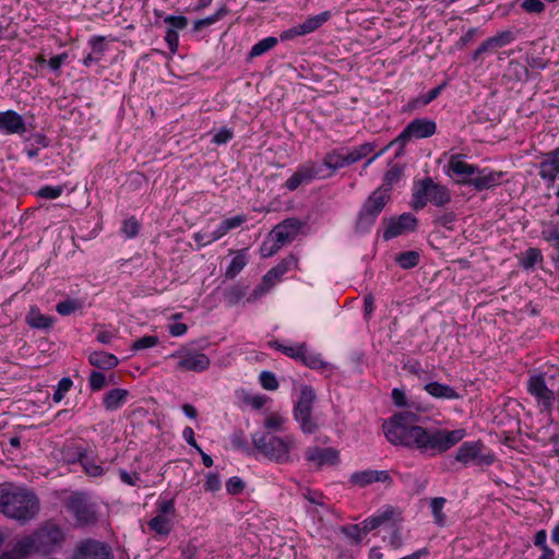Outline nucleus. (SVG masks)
I'll return each instance as SVG.
<instances>
[{
	"instance_id": "de8ad7c7",
	"label": "nucleus",
	"mask_w": 559,
	"mask_h": 559,
	"mask_svg": "<svg viewBox=\"0 0 559 559\" xmlns=\"http://www.w3.org/2000/svg\"><path fill=\"white\" fill-rule=\"evenodd\" d=\"M85 453L86 450L84 448L75 444L66 445L62 450L63 457L68 463H81Z\"/></svg>"
},
{
	"instance_id": "f257e3e1",
	"label": "nucleus",
	"mask_w": 559,
	"mask_h": 559,
	"mask_svg": "<svg viewBox=\"0 0 559 559\" xmlns=\"http://www.w3.org/2000/svg\"><path fill=\"white\" fill-rule=\"evenodd\" d=\"M66 542V531L56 520L41 522L32 534L19 539L14 552L20 557L31 554L49 556L61 549Z\"/></svg>"
},
{
	"instance_id": "052dcab7",
	"label": "nucleus",
	"mask_w": 559,
	"mask_h": 559,
	"mask_svg": "<svg viewBox=\"0 0 559 559\" xmlns=\"http://www.w3.org/2000/svg\"><path fill=\"white\" fill-rule=\"evenodd\" d=\"M122 231L127 238H134L140 231V223L132 216L123 221Z\"/></svg>"
},
{
	"instance_id": "4c0bfd02",
	"label": "nucleus",
	"mask_w": 559,
	"mask_h": 559,
	"mask_svg": "<svg viewBox=\"0 0 559 559\" xmlns=\"http://www.w3.org/2000/svg\"><path fill=\"white\" fill-rule=\"evenodd\" d=\"M147 525L150 530L155 532L157 535L168 536L171 532L170 519L159 514H156L154 518H152L147 522Z\"/></svg>"
},
{
	"instance_id": "6ab92c4d",
	"label": "nucleus",
	"mask_w": 559,
	"mask_h": 559,
	"mask_svg": "<svg viewBox=\"0 0 559 559\" xmlns=\"http://www.w3.org/2000/svg\"><path fill=\"white\" fill-rule=\"evenodd\" d=\"M302 225V222L295 217L284 219L271 230V236L277 239L280 245L285 246L298 236Z\"/></svg>"
},
{
	"instance_id": "bb28decb",
	"label": "nucleus",
	"mask_w": 559,
	"mask_h": 559,
	"mask_svg": "<svg viewBox=\"0 0 559 559\" xmlns=\"http://www.w3.org/2000/svg\"><path fill=\"white\" fill-rule=\"evenodd\" d=\"M394 512V508L386 507L384 510L378 511L374 515L362 521L361 525L364 535H367L371 531L389 523L392 520Z\"/></svg>"
},
{
	"instance_id": "58836bf2",
	"label": "nucleus",
	"mask_w": 559,
	"mask_h": 559,
	"mask_svg": "<svg viewBox=\"0 0 559 559\" xmlns=\"http://www.w3.org/2000/svg\"><path fill=\"white\" fill-rule=\"evenodd\" d=\"M299 362L314 370L324 369L328 366V364L322 359L321 355L318 353L310 352L307 345L306 349H304Z\"/></svg>"
},
{
	"instance_id": "0eeeda50",
	"label": "nucleus",
	"mask_w": 559,
	"mask_h": 559,
	"mask_svg": "<svg viewBox=\"0 0 559 559\" xmlns=\"http://www.w3.org/2000/svg\"><path fill=\"white\" fill-rule=\"evenodd\" d=\"M428 202L438 207L451 202L450 190L445 186L436 183L431 177H425L415 183L411 206L414 211H420Z\"/></svg>"
},
{
	"instance_id": "680f3d73",
	"label": "nucleus",
	"mask_w": 559,
	"mask_h": 559,
	"mask_svg": "<svg viewBox=\"0 0 559 559\" xmlns=\"http://www.w3.org/2000/svg\"><path fill=\"white\" fill-rule=\"evenodd\" d=\"M234 138V131L231 128L223 127L212 138V143L216 145H223L228 143Z\"/></svg>"
},
{
	"instance_id": "7c9ffc66",
	"label": "nucleus",
	"mask_w": 559,
	"mask_h": 559,
	"mask_svg": "<svg viewBox=\"0 0 559 559\" xmlns=\"http://www.w3.org/2000/svg\"><path fill=\"white\" fill-rule=\"evenodd\" d=\"M427 502L433 518V523L439 527L445 526L447 515L443 512V509L445 507L447 499L443 497H435L427 499Z\"/></svg>"
},
{
	"instance_id": "dca6fc26",
	"label": "nucleus",
	"mask_w": 559,
	"mask_h": 559,
	"mask_svg": "<svg viewBox=\"0 0 559 559\" xmlns=\"http://www.w3.org/2000/svg\"><path fill=\"white\" fill-rule=\"evenodd\" d=\"M173 356L179 357L176 365V369L179 371L202 372L207 370L211 365V360L205 354L195 350L176 353Z\"/></svg>"
},
{
	"instance_id": "603ef678",
	"label": "nucleus",
	"mask_w": 559,
	"mask_h": 559,
	"mask_svg": "<svg viewBox=\"0 0 559 559\" xmlns=\"http://www.w3.org/2000/svg\"><path fill=\"white\" fill-rule=\"evenodd\" d=\"M81 465L84 472L91 477H98L104 473L103 466L97 464L95 460L88 456L86 453L83 460L81 461Z\"/></svg>"
},
{
	"instance_id": "7ed1b4c3",
	"label": "nucleus",
	"mask_w": 559,
	"mask_h": 559,
	"mask_svg": "<svg viewBox=\"0 0 559 559\" xmlns=\"http://www.w3.org/2000/svg\"><path fill=\"white\" fill-rule=\"evenodd\" d=\"M0 512L10 519L26 523L39 512V500L34 491H2Z\"/></svg>"
},
{
	"instance_id": "0e129e2a",
	"label": "nucleus",
	"mask_w": 559,
	"mask_h": 559,
	"mask_svg": "<svg viewBox=\"0 0 559 559\" xmlns=\"http://www.w3.org/2000/svg\"><path fill=\"white\" fill-rule=\"evenodd\" d=\"M105 37L100 35L92 36L88 40V45L92 48V52L103 58L106 51Z\"/></svg>"
},
{
	"instance_id": "473e14b6",
	"label": "nucleus",
	"mask_w": 559,
	"mask_h": 559,
	"mask_svg": "<svg viewBox=\"0 0 559 559\" xmlns=\"http://www.w3.org/2000/svg\"><path fill=\"white\" fill-rule=\"evenodd\" d=\"M247 263V249H241L237 251L236 255L231 259L229 265L225 271V277L229 280L235 278L243 270Z\"/></svg>"
},
{
	"instance_id": "5fc2aeb1",
	"label": "nucleus",
	"mask_w": 559,
	"mask_h": 559,
	"mask_svg": "<svg viewBox=\"0 0 559 559\" xmlns=\"http://www.w3.org/2000/svg\"><path fill=\"white\" fill-rule=\"evenodd\" d=\"M159 340L156 335H145L135 340L131 345V349L133 352H139L142 349L151 348L156 346Z\"/></svg>"
},
{
	"instance_id": "cd10ccee",
	"label": "nucleus",
	"mask_w": 559,
	"mask_h": 559,
	"mask_svg": "<svg viewBox=\"0 0 559 559\" xmlns=\"http://www.w3.org/2000/svg\"><path fill=\"white\" fill-rule=\"evenodd\" d=\"M129 391L126 389L109 390L103 399V406L106 411L114 412L121 408L129 396Z\"/></svg>"
},
{
	"instance_id": "e433bc0d",
	"label": "nucleus",
	"mask_w": 559,
	"mask_h": 559,
	"mask_svg": "<svg viewBox=\"0 0 559 559\" xmlns=\"http://www.w3.org/2000/svg\"><path fill=\"white\" fill-rule=\"evenodd\" d=\"M444 86H445V83H442V84L436 86L435 88L430 90L426 94H421L418 97L412 99L408 103L409 109H417L419 107L427 106L428 104H430L432 100H435L440 95V93L443 91Z\"/></svg>"
},
{
	"instance_id": "338daca9",
	"label": "nucleus",
	"mask_w": 559,
	"mask_h": 559,
	"mask_svg": "<svg viewBox=\"0 0 559 559\" xmlns=\"http://www.w3.org/2000/svg\"><path fill=\"white\" fill-rule=\"evenodd\" d=\"M521 8L527 13H542L545 11V3L542 0H524Z\"/></svg>"
},
{
	"instance_id": "79ce46f5",
	"label": "nucleus",
	"mask_w": 559,
	"mask_h": 559,
	"mask_svg": "<svg viewBox=\"0 0 559 559\" xmlns=\"http://www.w3.org/2000/svg\"><path fill=\"white\" fill-rule=\"evenodd\" d=\"M156 512L169 519L174 518L176 515L175 498L160 496L156 502Z\"/></svg>"
},
{
	"instance_id": "8fccbe9b",
	"label": "nucleus",
	"mask_w": 559,
	"mask_h": 559,
	"mask_svg": "<svg viewBox=\"0 0 559 559\" xmlns=\"http://www.w3.org/2000/svg\"><path fill=\"white\" fill-rule=\"evenodd\" d=\"M391 397L393 401V404L396 407H406V408H414L415 411H420V407L416 405L415 403H409L405 391L400 388H394L391 392Z\"/></svg>"
},
{
	"instance_id": "ddd939ff",
	"label": "nucleus",
	"mask_w": 559,
	"mask_h": 559,
	"mask_svg": "<svg viewBox=\"0 0 559 559\" xmlns=\"http://www.w3.org/2000/svg\"><path fill=\"white\" fill-rule=\"evenodd\" d=\"M67 507L81 525L94 524L97 521L96 506L90 502L82 492L70 497Z\"/></svg>"
},
{
	"instance_id": "09e8293b",
	"label": "nucleus",
	"mask_w": 559,
	"mask_h": 559,
	"mask_svg": "<svg viewBox=\"0 0 559 559\" xmlns=\"http://www.w3.org/2000/svg\"><path fill=\"white\" fill-rule=\"evenodd\" d=\"M81 308L82 301L79 299L71 298L59 301L56 306L57 312L61 316H70Z\"/></svg>"
},
{
	"instance_id": "9b49d317",
	"label": "nucleus",
	"mask_w": 559,
	"mask_h": 559,
	"mask_svg": "<svg viewBox=\"0 0 559 559\" xmlns=\"http://www.w3.org/2000/svg\"><path fill=\"white\" fill-rule=\"evenodd\" d=\"M481 441L464 442L456 451L455 460L464 465L489 466L495 461V455L490 452L484 453Z\"/></svg>"
},
{
	"instance_id": "49530a36",
	"label": "nucleus",
	"mask_w": 559,
	"mask_h": 559,
	"mask_svg": "<svg viewBox=\"0 0 559 559\" xmlns=\"http://www.w3.org/2000/svg\"><path fill=\"white\" fill-rule=\"evenodd\" d=\"M543 260L542 251L537 248H528L520 260V265L524 270L533 269L537 262Z\"/></svg>"
},
{
	"instance_id": "a18cd8bd",
	"label": "nucleus",
	"mask_w": 559,
	"mask_h": 559,
	"mask_svg": "<svg viewBox=\"0 0 559 559\" xmlns=\"http://www.w3.org/2000/svg\"><path fill=\"white\" fill-rule=\"evenodd\" d=\"M374 147L376 145L373 143L366 142L349 150L347 153L352 165L367 157Z\"/></svg>"
},
{
	"instance_id": "c03bdc74",
	"label": "nucleus",
	"mask_w": 559,
	"mask_h": 559,
	"mask_svg": "<svg viewBox=\"0 0 559 559\" xmlns=\"http://www.w3.org/2000/svg\"><path fill=\"white\" fill-rule=\"evenodd\" d=\"M278 43L277 38L274 36L265 37L254 44L249 52V58H255L259 56H262L263 53L267 52L272 48L276 46Z\"/></svg>"
},
{
	"instance_id": "9d476101",
	"label": "nucleus",
	"mask_w": 559,
	"mask_h": 559,
	"mask_svg": "<svg viewBox=\"0 0 559 559\" xmlns=\"http://www.w3.org/2000/svg\"><path fill=\"white\" fill-rule=\"evenodd\" d=\"M527 392L536 400L542 411L547 413L552 411L556 394L547 382L546 373L531 376L527 380Z\"/></svg>"
},
{
	"instance_id": "774afa93",
	"label": "nucleus",
	"mask_w": 559,
	"mask_h": 559,
	"mask_svg": "<svg viewBox=\"0 0 559 559\" xmlns=\"http://www.w3.org/2000/svg\"><path fill=\"white\" fill-rule=\"evenodd\" d=\"M543 237L546 241L552 243V247L557 251L559 257V229L554 226L548 230H544Z\"/></svg>"
},
{
	"instance_id": "f8f14e48",
	"label": "nucleus",
	"mask_w": 559,
	"mask_h": 559,
	"mask_svg": "<svg viewBox=\"0 0 559 559\" xmlns=\"http://www.w3.org/2000/svg\"><path fill=\"white\" fill-rule=\"evenodd\" d=\"M72 559H115V557L108 544L86 538L76 545Z\"/></svg>"
},
{
	"instance_id": "6e6552de",
	"label": "nucleus",
	"mask_w": 559,
	"mask_h": 559,
	"mask_svg": "<svg viewBox=\"0 0 559 559\" xmlns=\"http://www.w3.org/2000/svg\"><path fill=\"white\" fill-rule=\"evenodd\" d=\"M388 189H376L362 203L356 219L355 229L359 234L368 233L379 214L390 201Z\"/></svg>"
},
{
	"instance_id": "412c9836",
	"label": "nucleus",
	"mask_w": 559,
	"mask_h": 559,
	"mask_svg": "<svg viewBox=\"0 0 559 559\" xmlns=\"http://www.w3.org/2000/svg\"><path fill=\"white\" fill-rule=\"evenodd\" d=\"M309 463L321 467L324 465H336L340 462V452L334 448L309 447L305 452Z\"/></svg>"
},
{
	"instance_id": "f03ea898",
	"label": "nucleus",
	"mask_w": 559,
	"mask_h": 559,
	"mask_svg": "<svg viewBox=\"0 0 559 559\" xmlns=\"http://www.w3.org/2000/svg\"><path fill=\"white\" fill-rule=\"evenodd\" d=\"M421 417L411 409L394 414L382 424L388 441L394 445L414 449L418 442Z\"/></svg>"
},
{
	"instance_id": "72a5a7b5",
	"label": "nucleus",
	"mask_w": 559,
	"mask_h": 559,
	"mask_svg": "<svg viewBox=\"0 0 559 559\" xmlns=\"http://www.w3.org/2000/svg\"><path fill=\"white\" fill-rule=\"evenodd\" d=\"M229 12H230L229 8L225 3L222 4L216 10V12H214L213 14H211V15L204 17V19H200V20L194 21V23H193V32H199L203 27L213 25L214 23L221 21L226 15H228Z\"/></svg>"
},
{
	"instance_id": "c85d7f7f",
	"label": "nucleus",
	"mask_w": 559,
	"mask_h": 559,
	"mask_svg": "<svg viewBox=\"0 0 559 559\" xmlns=\"http://www.w3.org/2000/svg\"><path fill=\"white\" fill-rule=\"evenodd\" d=\"M349 165H352V163L348 157V153L343 154L340 151L333 150L325 154L321 166L322 168L326 167L328 169L331 170V174L326 175L328 177H330L336 170Z\"/></svg>"
},
{
	"instance_id": "b1692460",
	"label": "nucleus",
	"mask_w": 559,
	"mask_h": 559,
	"mask_svg": "<svg viewBox=\"0 0 559 559\" xmlns=\"http://www.w3.org/2000/svg\"><path fill=\"white\" fill-rule=\"evenodd\" d=\"M539 176L552 185L559 175V147L549 153V158L539 164Z\"/></svg>"
},
{
	"instance_id": "aec40b11",
	"label": "nucleus",
	"mask_w": 559,
	"mask_h": 559,
	"mask_svg": "<svg viewBox=\"0 0 559 559\" xmlns=\"http://www.w3.org/2000/svg\"><path fill=\"white\" fill-rule=\"evenodd\" d=\"M515 39L514 34L511 31H502L495 36H491L484 40L472 55V60L477 61L483 55L487 52H493L498 48H502L511 44Z\"/></svg>"
},
{
	"instance_id": "13d9d810",
	"label": "nucleus",
	"mask_w": 559,
	"mask_h": 559,
	"mask_svg": "<svg viewBox=\"0 0 559 559\" xmlns=\"http://www.w3.org/2000/svg\"><path fill=\"white\" fill-rule=\"evenodd\" d=\"M342 533L350 538L354 543L359 544L362 540V526L360 524H352L342 527Z\"/></svg>"
},
{
	"instance_id": "ea45409f",
	"label": "nucleus",
	"mask_w": 559,
	"mask_h": 559,
	"mask_svg": "<svg viewBox=\"0 0 559 559\" xmlns=\"http://www.w3.org/2000/svg\"><path fill=\"white\" fill-rule=\"evenodd\" d=\"M420 255L417 251L409 250L399 253L395 257L396 264L403 270H411L418 265Z\"/></svg>"
},
{
	"instance_id": "6e6d98bb",
	"label": "nucleus",
	"mask_w": 559,
	"mask_h": 559,
	"mask_svg": "<svg viewBox=\"0 0 559 559\" xmlns=\"http://www.w3.org/2000/svg\"><path fill=\"white\" fill-rule=\"evenodd\" d=\"M63 186H44L37 190L36 197L41 199L53 200L63 193Z\"/></svg>"
},
{
	"instance_id": "20e7f679",
	"label": "nucleus",
	"mask_w": 559,
	"mask_h": 559,
	"mask_svg": "<svg viewBox=\"0 0 559 559\" xmlns=\"http://www.w3.org/2000/svg\"><path fill=\"white\" fill-rule=\"evenodd\" d=\"M465 436L466 430L463 428L448 430L423 427L415 449L419 450L423 454L436 456L450 450L462 441Z\"/></svg>"
},
{
	"instance_id": "3c124183",
	"label": "nucleus",
	"mask_w": 559,
	"mask_h": 559,
	"mask_svg": "<svg viewBox=\"0 0 559 559\" xmlns=\"http://www.w3.org/2000/svg\"><path fill=\"white\" fill-rule=\"evenodd\" d=\"M282 247L283 245H280L277 239L273 238L270 234L260 247V254L262 258H271L276 254Z\"/></svg>"
},
{
	"instance_id": "c9c22d12",
	"label": "nucleus",
	"mask_w": 559,
	"mask_h": 559,
	"mask_svg": "<svg viewBox=\"0 0 559 559\" xmlns=\"http://www.w3.org/2000/svg\"><path fill=\"white\" fill-rule=\"evenodd\" d=\"M52 318L39 312L38 309L32 308L26 316V323L33 329L46 330L52 325Z\"/></svg>"
},
{
	"instance_id": "c756f323",
	"label": "nucleus",
	"mask_w": 559,
	"mask_h": 559,
	"mask_svg": "<svg viewBox=\"0 0 559 559\" xmlns=\"http://www.w3.org/2000/svg\"><path fill=\"white\" fill-rule=\"evenodd\" d=\"M88 361L92 366L102 370L112 369L119 364V359L114 354L104 350L92 352Z\"/></svg>"
},
{
	"instance_id": "393cba45",
	"label": "nucleus",
	"mask_w": 559,
	"mask_h": 559,
	"mask_svg": "<svg viewBox=\"0 0 559 559\" xmlns=\"http://www.w3.org/2000/svg\"><path fill=\"white\" fill-rule=\"evenodd\" d=\"M424 390L438 400H459L462 397L453 386L438 381L426 383Z\"/></svg>"
},
{
	"instance_id": "f3484780",
	"label": "nucleus",
	"mask_w": 559,
	"mask_h": 559,
	"mask_svg": "<svg viewBox=\"0 0 559 559\" xmlns=\"http://www.w3.org/2000/svg\"><path fill=\"white\" fill-rule=\"evenodd\" d=\"M383 483L386 486H395L390 473L388 471H373L366 469L360 472H355L352 474L349 483L352 486L356 487H366L373 483Z\"/></svg>"
},
{
	"instance_id": "864d4df0",
	"label": "nucleus",
	"mask_w": 559,
	"mask_h": 559,
	"mask_svg": "<svg viewBox=\"0 0 559 559\" xmlns=\"http://www.w3.org/2000/svg\"><path fill=\"white\" fill-rule=\"evenodd\" d=\"M73 381L69 377H63L59 380L55 392L52 394V401L55 403H60L66 394L71 390Z\"/></svg>"
},
{
	"instance_id": "1a4fd4ad",
	"label": "nucleus",
	"mask_w": 559,
	"mask_h": 559,
	"mask_svg": "<svg viewBox=\"0 0 559 559\" xmlns=\"http://www.w3.org/2000/svg\"><path fill=\"white\" fill-rule=\"evenodd\" d=\"M316 393L312 386L302 385L300 395L294 406V419L298 423L300 430L306 435L314 433L319 425L312 416Z\"/></svg>"
},
{
	"instance_id": "4468645a",
	"label": "nucleus",
	"mask_w": 559,
	"mask_h": 559,
	"mask_svg": "<svg viewBox=\"0 0 559 559\" xmlns=\"http://www.w3.org/2000/svg\"><path fill=\"white\" fill-rule=\"evenodd\" d=\"M386 228L383 231L385 241L396 238L403 234L415 231L418 227V219L412 213H403L400 216L384 219Z\"/></svg>"
},
{
	"instance_id": "a19ab883",
	"label": "nucleus",
	"mask_w": 559,
	"mask_h": 559,
	"mask_svg": "<svg viewBox=\"0 0 559 559\" xmlns=\"http://www.w3.org/2000/svg\"><path fill=\"white\" fill-rule=\"evenodd\" d=\"M403 175V169L399 165H393L388 169L383 176V183L378 189H388V193L391 195L392 187L399 182Z\"/></svg>"
},
{
	"instance_id": "37998d69",
	"label": "nucleus",
	"mask_w": 559,
	"mask_h": 559,
	"mask_svg": "<svg viewBox=\"0 0 559 559\" xmlns=\"http://www.w3.org/2000/svg\"><path fill=\"white\" fill-rule=\"evenodd\" d=\"M297 264V258L294 254H288L280 263L273 266L270 271L274 274L276 278L281 280L284 274H286L293 267H296Z\"/></svg>"
},
{
	"instance_id": "4be33fe9",
	"label": "nucleus",
	"mask_w": 559,
	"mask_h": 559,
	"mask_svg": "<svg viewBox=\"0 0 559 559\" xmlns=\"http://www.w3.org/2000/svg\"><path fill=\"white\" fill-rule=\"evenodd\" d=\"M26 123L22 115L17 111L8 109L0 111V132L4 134H24Z\"/></svg>"
},
{
	"instance_id": "2eb2a0df",
	"label": "nucleus",
	"mask_w": 559,
	"mask_h": 559,
	"mask_svg": "<svg viewBox=\"0 0 559 559\" xmlns=\"http://www.w3.org/2000/svg\"><path fill=\"white\" fill-rule=\"evenodd\" d=\"M316 178H328L322 175V166L309 162L300 165L297 170L286 180L285 188L289 191L297 190L301 185H308Z\"/></svg>"
},
{
	"instance_id": "2f4dec72",
	"label": "nucleus",
	"mask_w": 559,
	"mask_h": 559,
	"mask_svg": "<svg viewBox=\"0 0 559 559\" xmlns=\"http://www.w3.org/2000/svg\"><path fill=\"white\" fill-rule=\"evenodd\" d=\"M331 17L330 11H323L317 15L307 17L302 23L299 24L300 32L302 35H308L318 28H320Z\"/></svg>"
},
{
	"instance_id": "5701e85b",
	"label": "nucleus",
	"mask_w": 559,
	"mask_h": 559,
	"mask_svg": "<svg viewBox=\"0 0 559 559\" xmlns=\"http://www.w3.org/2000/svg\"><path fill=\"white\" fill-rule=\"evenodd\" d=\"M463 155L455 154L452 155L448 168L450 171H452L456 177V181L461 185H466V180L474 179L476 176V173L478 171V166L474 164H468L464 162Z\"/></svg>"
},
{
	"instance_id": "bf43d9fd",
	"label": "nucleus",
	"mask_w": 559,
	"mask_h": 559,
	"mask_svg": "<svg viewBox=\"0 0 559 559\" xmlns=\"http://www.w3.org/2000/svg\"><path fill=\"white\" fill-rule=\"evenodd\" d=\"M106 376L100 371H92L88 377V385L92 391H100L106 385Z\"/></svg>"
},
{
	"instance_id": "e2e57ef3",
	"label": "nucleus",
	"mask_w": 559,
	"mask_h": 559,
	"mask_svg": "<svg viewBox=\"0 0 559 559\" xmlns=\"http://www.w3.org/2000/svg\"><path fill=\"white\" fill-rule=\"evenodd\" d=\"M164 22L169 25L168 28H173L177 32L178 29H185L189 23L188 19L183 15H167Z\"/></svg>"
},
{
	"instance_id": "f704fd0d",
	"label": "nucleus",
	"mask_w": 559,
	"mask_h": 559,
	"mask_svg": "<svg viewBox=\"0 0 559 559\" xmlns=\"http://www.w3.org/2000/svg\"><path fill=\"white\" fill-rule=\"evenodd\" d=\"M280 281L269 270L262 277L261 283L253 289L251 295L248 297V301H254L265 295L274 286L275 282Z\"/></svg>"
},
{
	"instance_id": "423d86ee",
	"label": "nucleus",
	"mask_w": 559,
	"mask_h": 559,
	"mask_svg": "<svg viewBox=\"0 0 559 559\" xmlns=\"http://www.w3.org/2000/svg\"><path fill=\"white\" fill-rule=\"evenodd\" d=\"M437 131V123L432 119L428 118H416L407 123L402 132L392 140L381 152L370 157L365 166L370 165L376 158L382 153L388 151L390 147L397 145L399 150L395 157L401 156L404 153L405 145L413 139H427L432 136Z\"/></svg>"
},
{
	"instance_id": "a878e982",
	"label": "nucleus",
	"mask_w": 559,
	"mask_h": 559,
	"mask_svg": "<svg viewBox=\"0 0 559 559\" xmlns=\"http://www.w3.org/2000/svg\"><path fill=\"white\" fill-rule=\"evenodd\" d=\"M526 66L521 67V73L518 74V80L520 81H530L534 79L532 70H545L548 68L550 61L540 56H536L533 53H527L525 57Z\"/></svg>"
},
{
	"instance_id": "4d7b16f0",
	"label": "nucleus",
	"mask_w": 559,
	"mask_h": 559,
	"mask_svg": "<svg viewBox=\"0 0 559 559\" xmlns=\"http://www.w3.org/2000/svg\"><path fill=\"white\" fill-rule=\"evenodd\" d=\"M260 384L267 391H274L278 388V381L272 371L264 370L259 377Z\"/></svg>"
},
{
	"instance_id": "69168bd1",
	"label": "nucleus",
	"mask_w": 559,
	"mask_h": 559,
	"mask_svg": "<svg viewBox=\"0 0 559 559\" xmlns=\"http://www.w3.org/2000/svg\"><path fill=\"white\" fill-rule=\"evenodd\" d=\"M456 221V215L454 212H445L439 216H436L433 223L438 226L444 227L447 229L453 228V223Z\"/></svg>"
},
{
	"instance_id": "39448f33",
	"label": "nucleus",
	"mask_w": 559,
	"mask_h": 559,
	"mask_svg": "<svg viewBox=\"0 0 559 559\" xmlns=\"http://www.w3.org/2000/svg\"><path fill=\"white\" fill-rule=\"evenodd\" d=\"M252 444L259 453L278 464L290 462V451L296 449V440L293 436L282 438L263 431L252 435Z\"/></svg>"
},
{
	"instance_id": "a211bd4d",
	"label": "nucleus",
	"mask_w": 559,
	"mask_h": 559,
	"mask_svg": "<svg viewBox=\"0 0 559 559\" xmlns=\"http://www.w3.org/2000/svg\"><path fill=\"white\" fill-rule=\"evenodd\" d=\"M503 171L490 170L488 168H479L474 179L466 180L467 186H472L476 191L493 189L503 181Z\"/></svg>"
}]
</instances>
